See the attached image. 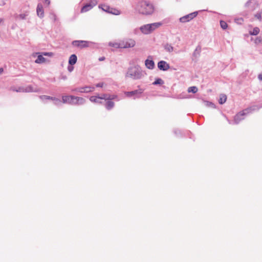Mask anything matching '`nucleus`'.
<instances>
[{
	"instance_id": "f257e3e1",
	"label": "nucleus",
	"mask_w": 262,
	"mask_h": 262,
	"mask_svg": "<svg viewBox=\"0 0 262 262\" xmlns=\"http://www.w3.org/2000/svg\"><path fill=\"white\" fill-rule=\"evenodd\" d=\"M136 9L140 14L143 15H150L154 10L153 5L147 1H141L138 3Z\"/></svg>"
},
{
	"instance_id": "f03ea898",
	"label": "nucleus",
	"mask_w": 262,
	"mask_h": 262,
	"mask_svg": "<svg viewBox=\"0 0 262 262\" xmlns=\"http://www.w3.org/2000/svg\"><path fill=\"white\" fill-rule=\"evenodd\" d=\"M144 75L143 71L139 66L129 67L126 74V77H129L134 80L140 79Z\"/></svg>"
},
{
	"instance_id": "7ed1b4c3",
	"label": "nucleus",
	"mask_w": 262,
	"mask_h": 262,
	"mask_svg": "<svg viewBox=\"0 0 262 262\" xmlns=\"http://www.w3.org/2000/svg\"><path fill=\"white\" fill-rule=\"evenodd\" d=\"M259 107L257 106H253L251 107H248L242 112H241L237 114L234 118V122L235 124H238L239 122L243 120L244 118H242V116H245V115L251 113V112L255 111L257 109H258Z\"/></svg>"
},
{
	"instance_id": "20e7f679",
	"label": "nucleus",
	"mask_w": 262,
	"mask_h": 262,
	"mask_svg": "<svg viewBox=\"0 0 262 262\" xmlns=\"http://www.w3.org/2000/svg\"><path fill=\"white\" fill-rule=\"evenodd\" d=\"M161 25V23H155L150 24H147L141 26L140 27V30L143 33L145 34H148L150 33L156 28H159Z\"/></svg>"
},
{
	"instance_id": "39448f33",
	"label": "nucleus",
	"mask_w": 262,
	"mask_h": 262,
	"mask_svg": "<svg viewBox=\"0 0 262 262\" xmlns=\"http://www.w3.org/2000/svg\"><path fill=\"white\" fill-rule=\"evenodd\" d=\"M99 8H101L104 11L108 13H111L114 15H119L120 12L119 10L116 8H112L110 6L103 4L99 6Z\"/></svg>"
},
{
	"instance_id": "423d86ee",
	"label": "nucleus",
	"mask_w": 262,
	"mask_h": 262,
	"mask_svg": "<svg viewBox=\"0 0 262 262\" xmlns=\"http://www.w3.org/2000/svg\"><path fill=\"white\" fill-rule=\"evenodd\" d=\"M135 41L132 39H127L120 42L121 48H132L135 46Z\"/></svg>"
},
{
	"instance_id": "0eeeda50",
	"label": "nucleus",
	"mask_w": 262,
	"mask_h": 262,
	"mask_svg": "<svg viewBox=\"0 0 262 262\" xmlns=\"http://www.w3.org/2000/svg\"><path fill=\"white\" fill-rule=\"evenodd\" d=\"M72 45L80 49H83L89 47V42L85 40H74L72 42Z\"/></svg>"
},
{
	"instance_id": "6e6552de",
	"label": "nucleus",
	"mask_w": 262,
	"mask_h": 262,
	"mask_svg": "<svg viewBox=\"0 0 262 262\" xmlns=\"http://www.w3.org/2000/svg\"><path fill=\"white\" fill-rule=\"evenodd\" d=\"M198 13V12H194L193 13H190L188 15H185L180 18V21L181 23H186L190 20L192 19L193 18L195 17Z\"/></svg>"
},
{
	"instance_id": "1a4fd4ad",
	"label": "nucleus",
	"mask_w": 262,
	"mask_h": 262,
	"mask_svg": "<svg viewBox=\"0 0 262 262\" xmlns=\"http://www.w3.org/2000/svg\"><path fill=\"white\" fill-rule=\"evenodd\" d=\"M144 91V89L139 88V89L136 90H134V91H130V92H127L125 93V95L126 96L129 97H133V96L139 97L140 95H141L143 93Z\"/></svg>"
},
{
	"instance_id": "9d476101",
	"label": "nucleus",
	"mask_w": 262,
	"mask_h": 262,
	"mask_svg": "<svg viewBox=\"0 0 262 262\" xmlns=\"http://www.w3.org/2000/svg\"><path fill=\"white\" fill-rule=\"evenodd\" d=\"M94 89V87L86 86L74 89L72 90V91L79 93H89L93 91Z\"/></svg>"
},
{
	"instance_id": "9b49d317",
	"label": "nucleus",
	"mask_w": 262,
	"mask_h": 262,
	"mask_svg": "<svg viewBox=\"0 0 262 262\" xmlns=\"http://www.w3.org/2000/svg\"><path fill=\"white\" fill-rule=\"evenodd\" d=\"M74 96H63L62 97V101L63 103H69L70 104L74 105L75 100Z\"/></svg>"
},
{
	"instance_id": "f8f14e48",
	"label": "nucleus",
	"mask_w": 262,
	"mask_h": 262,
	"mask_svg": "<svg viewBox=\"0 0 262 262\" xmlns=\"http://www.w3.org/2000/svg\"><path fill=\"white\" fill-rule=\"evenodd\" d=\"M158 68L162 71H167L170 68L169 64L165 61L161 60L158 63Z\"/></svg>"
},
{
	"instance_id": "ddd939ff",
	"label": "nucleus",
	"mask_w": 262,
	"mask_h": 262,
	"mask_svg": "<svg viewBox=\"0 0 262 262\" xmlns=\"http://www.w3.org/2000/svg\"><path fill=\"white\" fill-rule=\"evenodd\" d=\"M36 13L37 16L40 18H43L44 17V10L41 3H38L37 5Z\"/></svg>"
},
{
	"instance_id": "4468645a",
	"label": "nucleus",
	"mask_w": 262,
	"mask_h": 262,
	"mask_svg": "<svg viewBox=\"0 0 262 262\" xmlns=\"http://www.w3.org/2000/svg\"><path fill=\"white\" fill-rule=\"evenodd\" d=\"M117 97L116 95H111L108 94H103L100 97H99L101 99H105L109 101L116 99Z\"/></svg>"
},
{
	"instance_id": "2eb2a0df",
	"label": "nucleus",
	"mask_w": 262,
	"mask_h": 262,
	"mask_svg": "<svg viewBox=\"0 0 262 262\" xmlns=\"http://www.w3.org/2000/svg\"><path fill=\"white\" fill-rule=\"evenodd\" d=\"M74 99V105H82L85 102V100L82 97L75 96Z\"/></svg>"
},
{
	"instance_id": "dca6fc26",
	"label": "nucleus",
	"mask_w": 262,
	"mask_h": 262,
	"mask_svg": "<svg viewBox=\"0 0 262 262\" xmlns=\"http://www.w3.org/2000/svg\"><path fill=\"white\" fill-rule=\"evenodd\" d=\"M145 64L147 68L153 69L155 67V63L152 60L146 59L145 61Z\"/></svg>"
},
{
	"instance_id": "f3484780",
	"label": "nucleus",
	"mask_w": 262,
	"mask_h": 262,
	"mask_svg": "<svg viewBox=\"0 0 262 262\" xmlns=\"http://www.w3.org/2000/svg\"><path fill=\"white\" fill-rule=\"evenodd\" d=\"M77 58L75 54H72L70 56L69 59V64L71 66L75 64L77 62Z\"/></svg>"
},
{
	"instance_id": "a211bd4d",
	"label": "nucleus",
	"mask_w": 262,
	"mask_h": 262,
	"mask_svg": "<svg viewBox=\"0 0 262 262\" xmlns=\"http://www.w3.org/2000/svg\"><path fill=\"white\" fill-rule=\"evenodd\" d=\"M114 102L111 100H109L106 101L105 106L107 110H110L114 107Z\"/></svg>"
},
{
	"instance_id": "6ab92c4d",
	"label": "nucleus",
	"mask_w": 262,
	"mask_h": 262,
	"mask_svg": "<svg viewBox=\"0 0 262 262\" xmlns=\"http://www.w3.org/2000/svg\"><path fill=\"white\" fill-rule=\"evenodd\" d=\"M201 49L202 48H201V46H200V45L198 46L193 53V56H194L195 57H199L200 56V53L201 52Z\"/></svg>"
},
{
	"instance_id": "aec40b11",
	"label": "nucleus",
	"mask_w": 262,
	"mask_h": 262,
	"mask_svg": "<svg viewBox=\"0 0 262 262\" xmlns=\"http://www.w3.org/2000/svg\"><path fill=\"white\" fill-rule=\"evenodd\" d=\"M38 90L37 89H34L33 87L31 85H28L26 87H25V92H38Z\"/></svg>"
},
{
	"instance_id": "412c9836",
	"label": "nucleus",
	"mask_w": 262,
	"mask_h": 262,
	"mask_svg": "<svg viewBox=\"0 0 262 262\" xmlns=\"http://www.w3.org/2000/svg\"><path fill=\"white\" fill-rule=\"evenodd\" d=\"M164 48L167 52L169 53L172 52L173 51V47L170 44L168 43L164 45Z\"/></svg>"
},
{
	"instance_id": "4be33fe9",
	"label": "nucleus",
	"mask_w": 262,
	"mask_h": 262,
	"mask_svg": "<svg viewBox=\"0 0 262 262\" xmlns=\"http://www.w3.org/2000/svg\"><path fill=\"white\" fill-rule=\"evenodd\" d=\"M227 100V96L225 94H222L220 95V99L219 102L221 104L224 103Z\"/></svg>"
},
{
	"instance_id": "5701e85b",
	"label": "nucleus",
	"mask_w": 262,
	"mask_h": 262,
	"mask_svg": "<svg viewBox=\"0 0 262 262\" xmlns=\"http://www.w3.org/2000/svg\"><path fill=\"white\" fill-rule=\"evenodd\" d=\"M92 7L88 3L85 5L81 10L82 13L85 12L92 9Z\"/></svg>"
},
{
	"instance_id": "b1692460",
	"label": "nucleus",
	"mask_w": 262,
	"mask_h": 262,
	"mask_svg": "<svg viewBox=\"0 0 262 262\" xmlns=\"http://www.w3.org/2000/svg\"><path fill=\"white\" fill-rule=\"evenodd\" d=\"M46 59L41 55L37 56V59L35 60V62L37 63H43L45 61Z\"/></svg>"
},
{
	"instance_id": "393cba45",
	"label": "nucleus",
	"mask_w": 262,
	"mask_h": 262,
	"mask_svg": "<svg viewBox=\"0 0 262 262\" xmlns=\"http://www.w3.org/2000/svg\"><path fill=\"white\" fill-rule=\"evenodd\" d=\"M99 97H97V96H91L90 98V100L91 101H92L93 102L101 103V102L99 100L100 99L99 98Z\"/></svg>"
},
{
	"instance_id": "a878e982",
	"label": "nucleus",
	"mask_w": 262,
	"mask_h": 262,
	"mask_svg": "<svg viewBox=\"0 0 262 262\" xmlns=\"http://www.w3.org/2000/svg\"><path fill=\"white\" fill-rule=\"evenodd\" d=\"M259 32V29L258 27H255L252 31L249 32V33L252 35H256Z\"/></svg>"
},
{
	"instance_id": "bb28decb",
	"label": "nucleus",
	"mask_w": 262,
	"mask_h": 262,
	"mask_svg": "<svg viewBox=\"0 0 262 262\" xmlns=\"http://www.w3.org/2000/svg\"><path fill=\"white\" fill-rule=\"evenodd\" d=\"M164 83V81L161 78H157L155 81L152 83L153 85H162Z\"/></svg>"
},
{
	"instance_id": "cd10ccee",
	"label": "nucleus",
	"mask_w": 262,
	"mask_h": 262,
	"mask_svg": "<svg viewBox=\"0 0 262 262\" xmlns=\"http://www.w3.org/2000/svg\"><path fill=\"white\" fill-rule=\"evenodd\" d=\"M198 89V88L196 87V86H191V87H189L188 89V92L189 93H195L197 92Z\"/></svg>"
},
{
	"instance_id": "c85d7f7f",
	"label": "nucleus",
	"mask_w": 262,
	"mask_h": 262,
	"mask_svg": "<svg viewBox=\"0 0 262 262\" xmlns=\"http://www.w3.org/2000/svg\"><path fill=\"white\" fill-rule=\"evenodd\" d=\"M28 15V12H27L25 13L20 14L17 15L16 18L20 19H26V16H27Z\"/></svg>"
},
{
	"instance_id": "c756f323",
	"label": "nucleus",
	"mask_w": 262,
	"mask_h": 262,
	"mask_svg": "<svg viewBox=\"0 0 262 262\" xmlns=\"http://www.w3.org/2000/svg\"><path fill=\"white\" fill-rule=\"evenodd\" d=\"M220 25L221 28L224 30L227 29V28L228 27L227 24L225 21L223 20L220 21Z\"/></svg>"
},
{
	"instance_id": "7c9ffc66",
	"label": "nucleus",
	"mask_w": 262,
	"mask_h": 262,
	"mask_svg": "<svg viewBox=\"0 0 262 262\" xmlns=\"http://www.w3.org/2000/svg\"><path fill=\"white\" fill-rule=\"evenodd\" d=\"M40 99L41 100H43L44 99H47V100H53V99L54 97H51L49 96H46V95H41L39 96Z\"/></svg>"
},
{
	"instance_id": "2f4dec72",
	"label": "nucleus",
	"mask_w": 262,
	"mask_h": 262,
	"mask_svg": "<svg viewBox=\"0 0 262 262\" xmlns=\"http://www.w3.org/2000/svg\"><path fill=\"white\" fill-rule=\"evenodd\" d=\"M110 46H112L115 48H121L120 42V43H109Z\"/></svg>"
},
{
	"instance_id": "473e14b6",
	"label": "nucleus",
	"mask_w": 262,
	"mask_h": 262,
	"mask_svg": "<svg viewBox=\"0 0 262 262\" xmlns=\"http://www.w3.org/2000/svg\"><path fill=\"white\" fill-rule=\"evenodd\" d=\"M53 100L54 101V104L55 105H60L61 104V101L59 99L54 97Z\"/></svg>"
},
{
	"instance_id": "72a5a7b5",
	"label": "nucleus",
	"mask_w": 262,
	"mask_h": 262,
	"mask_svg": "<svg viewBox=\"0 0 262 262\" xmlns=\"http://www.w3.org/2000/svg\"><path fill=\"white\" fill-rule=\"evenodd\" d=\"M92 7L93 8L97 4V0H91L90 2L89 3Z\"/></svg>"
},
{
	"instance_id": "f704fd0d",
	"label": "nucleus",
	"mask_w": 262,
	"mask_h": 262,
	"mask_svg": "<svg viewBox=\"0 0 262 262\" xmlns=\"http://www.w3.org/2000/svg\"><path fill=\"white\" fill-rule=\"evenodd\" d=\"M254 16L259 20H261V15L260 13H257L256 14H255Z\"/></svg>"
},
{
	"instance_id": "c9c22d12",
	"label": "nucleus",
	"mask_w": 262,
	"mask_h": 262,
	"mask_svg": "<svg viewBox=\"0 0 262 262\" xmlns=\"http://www.w3.org/2000/svg\"><path fill=\"white\" fill-rule=\"evenodd\" d=\"M205 105L208 106H211L212 107H214V105L212 102H210L209 101H205Z\"/></svg>"
},
{
	"instance_id": "e433bc0d",
	"label": "nucleus",
	"mask_w": 262,
	"mask_h": 262,
	"mask_svg": "<svg viewBox=\"0 0 262 262\" xmlns=\"http://www.w3.org/2000/svg\"><path fill=\"white\" fill-rule=\"evenodd\" d=\"M17 92H25V87H19L16 90Z\"/></svg>"
},
{
	"instance_id": "4c0bfd02",
	"label": "nucleus",
	"mask_w": 262,
	"mask_h": 262,
	"mask_svg": "<svg viewBox=\"0 0 262 262\" xmlns=\"http://www.w3.org/2000/svg\"><path fill=\"white\" fill-rule=\"evenodd\" d=\"M7 0H1L0 1V7L4 6L6 4L5 2Z\"/></svg>"
},
{
	"instance_id": "58836bf2",
	"label": "nucleus",
	"mask_w": 262,
	"mask_h": 262,
	"mask_svg": "<svg viewBox=\"0 0 262 262\" xmlns=\"http://www.w3.org/2000/svg\"><path fill=\"white\" fill-rule=\"evenodd\" d=\"M74 69V67L72 66H69L68 67V70L70 72L73 71Z\"/></svg>"
},
{
	"instance_id": "ea45409f",
	"label": "nucleus",
	"mask_w": 262,
	"mask_h": 262,
	"mask_svg": "<svg viewBox=\"0 0 262 262\" xmlns=\"http://www.w3.org/2000/svg\"><path fill=\"white\" fill-rule=\"evenodd\" d=\"M43 54L45 56H52L53 55V53L52 52H45Z\"/></svg>"
},
{
	"instance_id": "a19ab883",
	"label": "nucleus",
	"mask_w": 262,
	"mask_h": 262,
	"mask_svg": "<svg viewBox=\"0 0 262 262\" xmlns=\"http://www.w3.org/2000/svg\"><path fill=\"white\" fill-rule=\"evenodd\" d=\"M252 2V0H249L246 4H245V7H248L249 6V5H250V4Z\"/></svg>"
},
{
	"instance_id": "79ce46f5",
	"label": "nucleus",
	"mask_w": 262,
	"mask_h": 262,
	"mask_svg": "<svg viewBox=\"0 0 262 262\" xmlns=\"http://www.w3.org/2000/svg\"><path fill=\"white\" fill-rule=\"evenodd\" d=\"M103 83L101 82V83H97L96 85V86L97 87V88H102L103 86Z\"/></svg>"
},
{
	"instance_id": "37998d69",
	"label": "nucleus",
	"mask_w": 262,
	"mask_h": 262,
	"mask_svg": "<svg viewBox=\"0 0 262 262\" xmlns=\"http://www.w3.org/2000/svg\"><path fill=\"white\" fill-rule=\"evenodd\" d=\"M43 3L47 6H49L50 4V1L49 0H44Z\"/></svg>"
},
{
	"instance_id": "c03bdc74",
	"label": "nucleus",
	"mask_w": 262,
	"mask_h": 262,
	"mask_svg": "<svg viewBox=\"0 0 262 262\" xmlns=\"http://www.w3.org/2000/svg\"><path fill=\"white\" fill-rule=\"evenodd\" d=\"M258 79L260 81H262V74H260L258 76Z\"/></svg>"
},
{
	"instance_id": "a18cd8bd",
	"label": "nucleus",
	"mask_w": 262,
	"mask_h": 262,
	"mask_svg": "<svg viewBox=\"0 0 262 262\" xmlns=\"http://www.w3.org/2000/svg\"><path fill=\"white\" fill-rule=\"evenodd\" d=\"M61 78L63 80H66L67 79V77L66 75H62L61 76Z\"/></svg>"
},
{
	"instance_id": "49530a36",
	"label": "nucleus",
	"mask_w": 262,
	"mask_h": 262,
	"mask_svg": "<svg viewBox=\"0 0 262 262\" xmlns=\"http://www.w3.org/2000/svg\"><path fill=\"white\" fill-rule=\"evenodd\" d=\"M105 59V57H101L99 58V60L101 61H103Z\"/></svg>"
},
{
	"instance_id": "de8ad7c7",
	"label": "nucleus",
	"mask_w": 262,
	"mask_h": 262,
	"mask_svg": "<svg viewBox=\"0 0 262 262\" xmlns=\"http://www.w3.org/2000/svg\"><path fill=\"white\" fill-rule=\"evenodd\" d=\"M4 72V69L3 68H0V75L2 74Z\"/></svg>"
},
{
	"instance_id": "09e8293b",
	"label": "nucleus",
	"mask_w": 262,
	"mask_h": 262,
	"mask_svg": "<svg viewBox=\"0 0 262 262\" xmlns=\"http://www.w3.org/2000/svg\"><path fill=\"white\" fill-rule=\"evenodd\" d=\"M3 21V19L2 18H0V24Z\"/></svg>"
},
{
	"instance_id": "8fccbe9b",
	"label": "nucleus",
	"mask_w": 262,
	"mask_h": 262,
	"mask_svg": "<svg viewBox=\"0 0 262 262\" xmlns=\"http://www.w3.org/2000/svg\"><path fill=\"white\" fill-rule=\"evenodd\" d=\"M12 90L13 91H15V92H16V89H12Z\"/></svg>"
},
{
	"instance_id": "3c124183",
	"label": "nucleus",
	"mask_w": 262,
	"mask_h": 262,
	"mask_svg": "<svg viewBox=\"0 0 262 262\" xmlns=\"http://www.w3.org/2000/svg\"><path fill=\"white\" fill-rule=\"evenodd\" d=\"M55 17H56V16H54V19L55 20L56 19Z\"/></svg>"
}]
</instances>
